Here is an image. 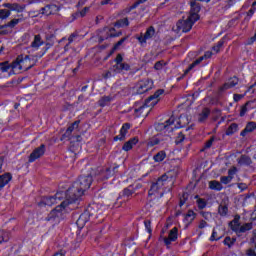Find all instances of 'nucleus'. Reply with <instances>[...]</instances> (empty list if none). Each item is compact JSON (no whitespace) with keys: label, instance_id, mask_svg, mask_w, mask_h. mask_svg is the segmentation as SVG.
<instances>
[{"label":"nucleus","instance_id":"nucleus-1","mask_svg":"<svg viewBox=\"0 0 256 256\" xmlns=\"http://www.w3.org/2000/svg\"><path fill=\"white\" fill-rule=\"evenodd\" d=\"M65 197V200L61 203V205L57 206L54 210H52L47 218L48 221H52V223H59L65 213L69 212V205H72L71 198L67 195V192H58L55 197H46L43 198L40 203V207L43 205H47L51 207V205H55V203H59Z\"/></svg>","mask_w":256,"mask_h":256},{"label":"nucleus","instance_id":"nucleus-2","mask_svg":"<svg viewBox=\"0 0 256 256\" xmlns=\"http://www.w3.org/2000/svg\"><path fill=\"white\" fill-rule=\"evenodd\" d=\"M34 65L35 58H31L28 55H20L12 64H9V62L0 64V71L2 73H8V76L17 75L21 71H29Z\"/></svg>","mask_w":256,"mask_h":256},{"label":"nucleus","instance_id":"nucleus-3","mask_svg":"<svg viewBox=\"0 0 256 256\" xmlns=\"http://www.w3.org/2000/svg\"><path fill=\"white\" fill-rule=\"evenodd\" d=\"M199 9V6L195 2H191L190 13L177 21L176 25L172 28L174 33H177V35L179 33H189L193 29V25L199 21Z\"/></svg>","mask_w":256,"mask_h":256},{"label":"nucleus","instance_id":"nucleus-4","mask_svg":"<svg viewBox=\"0 0 256 256\" xmlns=\"http://www.w3.org/2000/svg\"><path fill=\"white\" fill-rule=\"evenodd\" d=\"M93 183V177L91 176H82L79 178V181L75 182L72 187L67 190V196L71 198L70 203H76L79 201L83 194Z\"/></svg>","mask_w":256,"mask_h":256},{"label":"nucleus","instance_id":"nucleus-5","mask_svg":"<svg viewBox=\"0 0 256 256\" xmlns=\"http://www.w3.org/2000/svg\"><path fill=\"white\" fill-rule=\"evenodd\" d=\"M191 123V117L188 115H181L178 118L171 116L165 123L156 125V131H164V133H171L174 129H181L187 127Z\"/></svg>","mask_w":256,"mask_h":256},{"label":"nucleus","instance_id":"nucleus-6","mask_svg":"<svg viewBox=\"0 0 256 256\" xmlns=\"http://www.w3.org/2000/svg\"><path fill=\"white\" fill-rule=\"evenodd\" d=\"M165 93L164 90H157L152 96L146 99L145 103L138 108H135L136 117H147L154 106L161 101V95Z\"/></svg>","mask_w":256,"mask_h":256},{"label":"nucleus","instance_id":"nucleus-7","mask_svg":"<svg viewBox=\"0 0 256 256\" xmlns=\"http://www.w3.org/2000/svg\"><path fill=\"white\" fill-rule=\"evenodd\" d=\"M168 179H169V174H165L161 178H159L156 183L152 184L149 190L150 197L153 195L155 197H163V192H159V191H161V189L163 188V185L167 183Z\"/></svg>","mask_w":256,"mask_h":256},{"label":"nucleus","instance_id":"nucleus-8","mask_svg":"<svg viewBox=\"0 0 256 256\" xmlns=\"http://www.w3.org/2000/svg\"><path fill=\"white\" fill-rule=\"evenodd\" d=\"M230 228L232 231H235V233H246V231H251V229H253V224L246 223L241 226V223H239V218H235L232 222H230Z\"/></svg>","mask_w":256,"mask_h":256},{"label":"nucleus","instance_id":"nucleus-9","mask_svg":"<svg viewBox=\"0 0 256 256\" xmlns=\"http://www.w3.org/2000/svg\"><path fill=\"white\" fill-rule=\"evenodd\" d=\"M131 66L128 63L123 62V56L118 54L115 59V65L112 67L114 73H123L124 71H129Z\"/></svg>","mask_w":256,"mask_h":256},{"label":"nucleus","instance_id":"nucleus-10","mask_svg":"<svg viewBox=\"0 0 256 256\" xmlns=\"http://www.w3.org/2000/svg\"><path fill=\"white\" fill-rule=\"evenodd\" d=\"M95 206H89L86 210V212H84L82 215H80V217L77 220V226L79 227V229H83L85 227V223H87V221H89V215H94L95 211H93Z\"/></svg>","mask_w":256,"mask_h":256},{"label":"nucleus","instance_id":"nucleus-11","mask_svg":"<svg viewBox=\"0 0 256 256\" xmlns=\"http://www.w3.org/2000/svg\"><path fill=\"white\" fill-rule=\"evenodd\" d=\"M150 89H153V81L149 79H145L140 81L137 84V92L141 95L143 93H147V91H150Z\"/></svg>","mask_w":256,"mask_h":256},{"label":"nucleus","instance_id":"nucleus-12","mask_svg":"<svg viewBox=\"0 0 256 256\" xmlns=\"http://www.w3.org/2000/svg\"><path fill=\"white\" fill-rule=\"evenodd\" d=\"M45 155V145H41L40 147L34 149V151L29 156V163H33L37 161V159L43 157Z\"/></svg>","mask_w":256,"mask_h":256},{"label":"nucleus","instance_id":"nucleus-13","mask_svg":"<svg viewBox=\"0 0 256 256\" xmlns=\"http://www.w3.org/2000/svg\"><path fill=\"white\" fill-rule=\"evenodd\" d=\"M212 55H213V52H211V51L205 52L204 56H202L199 59H197L196 61H194L188 67V69L185 71V73H187L188 71H191L193 68L197 67V65H199V63H201V61H204V59H211Z\"/></svg>","mask_w":256,"mask_h":256},{"label":"nucleus","instance_id":"nucleus-14","mask_svg":"<svg viewBox=\"0 0 256 256\" xmlns=\"http://www.w3.org/2000/svg\"><path fill=\"white\" fill-rule=\"evenodd\" d=\"M154 35H155V29L153 27H150L146 31L144 36L138 37V41L139 43H141V45H144V43H147V40L151 39Z\"/></svg>","mask_w":256,"mask_h":256},{"label":"nucleus","instance_id":"nucleus-15","mask_svg":"<svg viewBox=\"0 0 256 256\" xmlns=\"http://www.w3.org/2000/svg\"><path fill=\"white\" fill-rule=\"evenodd\" d=\"M131 129V125L129 123L123 124L120 129V134L114 138V141H123L125 137H127V131Z\"/></svg>","mask_w":256,"mask_h":256},{"label":"nucleus","instance_id":"nucleus-16","mask_svg":"<svg viewBox=\"0 0 256 256\" xmlns=\"http://www.w3.org/2000/svg\"><path fill=\"white\" fill-rule=\"evenodd\" d=\"M223 233V229L220 226H217L216 228L213 229L210 241H219V239L223 237Z\"/></svg>","mask_w":256,"mask_h":256},{"label":"nucleus","instance_id":"nucleus-17","mask_svg":"<svg viewBox=\"0 0 256 256\" xmlns=\"http://www.w3.org/2000/svg\"><path fill=\"white\" fill-rule=\"evenodd\" d=\"M3 7H6L7 9H10L9 11H16V13H22V11L25 10V6H21L17 3L11 4V3H5L3 4Z\"/></svg>","mask_w":256,"mask_h":256},{"label":"nucleus","instance_id":"nucleus-18","mask_svg":"<svg viewBox=\"0 0 256 256\" xmlns=\"http://www.w3.org/2000/svg\"><path fill=\"white\" fill-rule=\"evenodd\" d=\"M173 241H177V228L170 230L168 238L164 239L165 245H171Z\"/></svg>","mask_w":256,"mask_h":256},{"label":"nucleus","instance_id":"nucleus-19","mask_svg":"<svg viewBox=\"0 0 256 256\" xmlns=\"http://www.w3.org/2000/svg\"><path fill=\"white\" fill-rule=\"evenodd\" d=\"M101 41H104V39H109V37H119V33L115 32V28H106L103 31V35H105Z\"/></svg>","mask_w":256,"mask_h":256},{"label":"nucleus","instance_id":"nucleus-20","mask_svg":"<svg viewBox=\"0 0 256 256\" xmlns=\"http://www.w3.org/2000/svg\"><path fill=\"white\" fill-rule=\"evenodd\" d=\"M11 179H13V177L9 173L1 175L0 176V189H3V187H5V185H8L9 181H11Z\"/></svg>","mask_w":256,"mask_h":256},{"label":"nucleus","instance_id":"nucleus-21","mask_svg":"<svg viewBox=\"0 0 256 256\" xmlns=\"http://www.w3.org/2000/svg\"><path fill=\"white\" fill-rule=\"evenodd\" d=\"M239 83V78L237 77H232L230 78L227 83L224 84V86L222 87L223 90L225 89H233V87H235V85H237Z\"/></svg>","mask_w":256,"mask_h":256},{"label":"nucleus","instance_id":"nucleus-22","mask_svg":"<svg viewBox=\"0 0 256 256\" xmlns=\"http://www.w3.org/2000/svg\"><path fill=\"white\" fill-rule=\"evenodd\" d=\"M136 143H139V139H137V138L130 139L128 142H126L123 145V148H122L123 151H131V149H133V147H135Z\"/></svg>","mask_w":256,"mask_h":256},{"label":"nucleus","instance_id":"nucleus-23","mask_svg":"<svg viewBox=\"0 0 256 256\" xmlns=\"http://www.w3.org/2000/svg\"><path fill=\"white\" fill-rule=\"evenodd\" d=\"M256 129V123L250 122L246 125L243 132H241L242 137H245V133H252V131H255Z\"/></svg>","mask_w":256,"mask_h":256},{"label":"nucleus","instance_id":"nucleus-24","mask_svg":"<svg viewBox=\"0 0 256 256\" xmlns=\"http://www.w3.org/2000/svg\"><path fill=\"white\" fill-rule=\"evenodd\" d=\"M209 188L214 191H221L223 189V185L217 180H213L209 182Z\"/></svg>","mask_w":256,"mask_h":256},{"label":"nucleus","instance_id":"nucleus-25","mask_svg":"<svg viewBox=\"0 0 256 256\" xmlns=\"http://www.w3.org/2000/svg\"><path fill=\"white\" fill-rule=\"evenodd\" d=\"M41 45H43V41H41V37L40 36H35L34 41L31 44L32 49H39V47H41Z\"/></svg>","mask_w":256,"mask_h":256},{"label":"nucleus","instance_id":"nucleus-26","mask_svg":"<svg viewBox=\"0 0 256 256\" xmlns=\"http://www.w3.org/2000/svg\"><path fill=\"white\" fill-rule=\"evenodd\" d=\"M165 157H167V154L163 151H160L154 156V161L156 163H161V161L165 160Z\"/></svg>","mask_w":256,"mask_h":256},{"label":"nucleus","instance_id":"nucleus-27","mask_svg":"<svg viewBox=\"0 0 256 256\" xmlns=\"http://www.w3.org/2000/svg\"><path fill=\"white\" fill-rule=\"evenodd\" d=\"M194 219H195V212H193V210H189L184 218L185 223H191Z\"/></svg>","mask_w":256,"mask_h":256},{"label":"nucleus","instance_id":"nucleus-28","mask_svg":"<svg viewBox=\"0 0 256 256\" xmlns=\"http://www.w3.org/2000/svg\"><path fill=\"white\" fill-rule=\"evenodd\" d=\"M161 143V137L155 136L148 141V147H154V145H159Z\"/></svg>","mask_w":256,"mask_h":256},{"label":"nucleus","instance_id":"nucleus-29","mask_svg":"<svg viewBox=\"0 0 256 256\" xmlns=\"http://www.w3.org/2000/svg\"><path fill=\"white\" fill-rule=\"evenodd\" d=\"M129 26V20L127 18H124L122 20H119L118 22H116L115 24V28L119 29L121 27H127Z\"/></svg>","mask_w":256,"mask_h":256},{"label":"nucleus","instance_id":"nucleus-30","mask_svg":"<svg viewBox=\"0 0 256 256\" xmlns=\"http://www.w3.org/2000/svg\"><path fill=\"white\" fill-rule=\"evenodd\" d=\"M9 241V232L0 230V243Z\"/></svg>","mask_w":256,"mask_h":256},{"label":"nucleus","instance_id":"nucleus-31","mask_svg":"<svg viewBox=\"0 0 256 256\" xmlns=\"http://www.w3.org/2000/svg\"><path fill=\"white\" fill-rule=\"evenodd\" d=\"M209 109L205 108L202 113L199 115L198 121L203 122L209 117Z\"/></svg>","mask_w":256,"mask_h":256},{"label":"nucleus","instance_id":"nucleus-32","mask_svg":"<svg viewBox=\"0 0 256 256\" xmlns=\"http://www.w3.org/2000/svg\"><path fill=\"white\" fill-rule=\"evenodd\" d=\"M238 126L237 124H231L226 131L227 135H233V133H237Z\"/></svg>","mask_w":256,"mask_h":256},{"label":"nucleus","instance_id":"nucleus-33","mask_svg":"<svg viewBox=\"0 0 256 256\" xmlns=\"http://www.w3.org/2000/svg\"><path fill=\"white\" fill-rule=\"evenodd\" d=\"M8 17H11V11L6 10V9H1L0 10V19H7Z\"/></svg>","mask_w":256,"mask_h":256},{"label":"nucleus","instance_id":"nucleus-34","mask_svg":"<svg viewBox=\"0 0 256 256\" xmlns=\"http://www.w3.org/2000/svg\"><path fill=\"white\" fill-rule=\"evenodd\" d=\"M79 127V122H74L66 131V135H71Z\"/></svg>","mask_w":256,"mask_h":256},{"label":"nucleus","instance_id":"nucleus-35","mask_svg":"<svg viewBox=\"0 0 256 256\" xmlns=\"http://www.w3.org/2000/svg\"><path fill=\"white\" fill-rule=\"evenodd\" d=\"M196 203L200 209H205V207H207V202H205L204 199L197 198Z\"/></svg>","mask_w":256,"mask_h":256},{"label":"nucleus","instance_id":"nucleus-36","mask_svg":"<svg viewBox=\"0 0 256 256\" xmlns=\"http://www.w3.org/2000/svg\"><path fill=\"white\" fill-rule=\"evenodd\" d=\"M220 181L223 185H228V183H231V181H233V179L231 178V176H222L220 178Z\"/></svg>","mask_w":256,"mask_h":256},{"label":"nucleus","instance_id":"nucleus-37","mask_svg":"<svg viewBox=\"0 0 256 256\" xmlns=\"http://www.w3.org/2000/svg\"><path fill=\"white\" fill-rule=\"evenodd\" d=\"M59 11V7L55 4L50 5V12H47V15H53Z\"/></svg>","mask_w":256,"mask_h":256},{"label":"nucleus","instance_id":"nucleus-38","mask_svg":"<svg viewBox=\"0 0 256 256\" xmlns=\"http://www.w3.org/2000/svg\"><path fill=\"white\" fill-rule=\"evenodd\" d=\"M255 11H256V8H251L248 12H247V15L245 17V20L246 21H251V17H253V15H255Z\"/></svg>","mask_w":256,"mask_h":256},{"label":"nucleus","instance_id":"nucleus-39","mask_svg":"<svg viewBox=\"0 0 256 256\" xmlns=\"http://www.w3.org/2000/svg\"><path fill=\"white\" fill-rule=\"evenodd\" d=\"M21 22V19H13L8 24H6V27H15V25H19Z\"/></svg>","mask_w":256,"mask_h":256},{"label":"nucleus","instance_id":"nucleus-40","mask_svg":"<svg viewBox=\"0 0 256 256\" xmlns=\"http://www.w3.org/2000/svg\"><path fill=\"white\" fill-rule=\"evenodd\" d=\"M163 67H165V62L163 61H159L154 65V69H156V71H161Z\"/></svg>","mask_w":256,"mask_h":256},{"label":"nucleus","instance_id":"nucleus-41","mask_svg":"<svg viewBox=\"0 0 256 256\" xmlns=\"http://www.w3.org/2000/svg\"><path fill=\"white\" fill-rule=\"evenodd\" d=\"M221 47H223V40L219 41L217 45L213 47V52L219 53Z\"/></svg>","mask_w":256,"mask_h":256},{"label":"nucleus","instance_id":"nucleus-42","mask_svg":"<svg viewBox=\"0 0 256 256\" xmlns=\"http://www.w3.org/2000/svg\"><path fill=\"white\" fill-rule=\"evenodd\" d=\"M233 243H235V239H231L230 237L224 239V245H227L228 247H231Z\"/></svg>","mask_w":256,"mask_h":256},{"label":"nucleus","instance_id":"nucleus-43","mask_svg":"<svg viewBox=\"0 0 256 256\" xmlns=\"http://www.w3.org/2000/svg\"><path fill=\"white\" fill-rule=\"evenodd\" d=\"M109 101H111V97H109V96L103 97L100 100V105L105 106V105H107V103H109Z\"/></svg>","mask_w":256,"mask_h":256},{"label":"nucleus","instance_id":"nucleus-44","mask_svg":"<svg viewBox=\"0 0 256 256\" xmlns=\"http://www.w3.org/2000/svg\"><path fill=\"white\" fill-rule=\"evenodd\" d=\"M218 211L221 215H227V211H228L227 206H220Z\"/></svg>","mask_w":256,"mask_h":256},{"label":"nucleus","instance_id":"nucleus-45","mask_svg":"<svg viewBox=\"0 0 256 256\" xmlns=\"http://www.w3.org/2000/svg\"><path fill=\"white\" fill-rule=\"evenodd\" d=\"M235 173H237V168L233 167L228 171V176L233 179V177H235Z\"/></svg>","mask_w":256,"mask_h":256},{"label":"nucleus","instance_id":"nucleus-46","mask_svg":"<svg viewBox=\"0 0 256 256\" xmlns=\"http://www.w3.org/2000/svg\"><path fill=\"white\" fill-rule=\"evenodd\" d=\"M244 95L243 94H234V101L237 103L238 101H241L243 99Z\"/></svg>","mask_w":256,"mask_h":256},{"label":"nucleus","instance_id":"nucleus-47","mask_svg":"<svg viewBox=\"0 0 256 256\" xmlns=\"http://www.w3.org/2000/svg\"><path fill=\"white\" fill-rule=\"evenodd\" d=\"M49 12H51V7H50V5H48V6H46V7H44V8L42 9L43 15H48L47 13H49Z\"/></svg>","mask_w":256,"mask_h":256},{"label":"nucleus","instance_id":"nucleus-48","mask_svg":"<svg viewBox=\"0 0 256 256\" xmlns=\"http://www.w3.org/2000/svg\"><path fill=\"white\" fill-rule=\"evenodd\" d=\"M238 189H240L241 191H245V189H247V184L239 183L238 184Z\"/></svg>","mask_w":256,"mask_h":256},{"label":"nucleus","instance_id":"nucleus-49","mask_svg":"<svg viewBox=\"0 0 256 256\" xmlns=\"http://www.w3.org/2000/svg\"><path fill=\"white\" fill-rule=\"evenodd\" d=\"M89 11V8H84L82 11H80L79 15L80 17H85L87 15V12Z\"/></svg>","mask_w":256,"mask_h":256},{"label":"nucleus","instance_id":"nucleus-50","mask_svg":"<svg viewBox=\"0 0 256 256\" xmlns=\"http://www.w3.org/2000/svg\"><path fill=\"white\" fill-rule=\"evenodd\" d=\"M213 141H215V138H211L205 145V149H209L211 145H213Z\"/></svg>","mask_w":256,"mask_h":256},{"label":"nucleus","instance_id":"nucleus-51","mask_svg":"<svg viewBox=\"0 0 256 256\" xmlns=\"http://www.w3.org/2000/svg\"><path fill=\"white\" fill-rule=\"evenodd\" d=\"M144 225L146 227L147 233H151V223L150 222H144Z\"/></svg>","mask_w":256,"mask_h":256},{"label":"nucleus","instance_id":"nucleus-52","mask_svg":"<svg viewBox=\"0 0 256 256\" xmlns=\"http://www.w3.org/2000/svg\"><path fill=\"white\" fill-rule=\"evenodd\" d=\"M246 255L248 256H256V252L253 249H248L246 252Z\"/></svg>","mask_w":256,"mask_h":256},{"label":"nucleus","instance_id":"nucleus-53","mask_svg":"<svg viewBox=\"0 0 256 256\" xmlns=\"http://www.w3.org/2000/svg\"><path fill=\"white\" fill-rule=\"evenodd\" d=\"M245 113H247V106H243L240 111V117L245 116Z\"/></svg>","mask_w":256,"mask_h":256},{"label":"nucleus","instance_id":"nucleus-54","mask_svg":"<svg viewBox=\"0 0 256 256\" xmlns=\"http://www.w3.org/2000/svg\"><path fill=\"white\" fill-rule=\"evenodd\" d=\"M124 195H127V196L133 195V191L131 190V188L125 189V190H124Z\"/></svg>","mask_w":256,"mask_h":256},{"label":"nucleus","instance_id":"nucleus-55","mask_svg":"<svg viewBox=\"0 0 256 256\" xmlns=\"http://www.w3.org/2000/svg\"><path fill=\"white\" fill-rule=\"evenodd\" d=\"M183 139H185V136H183L182 134H180L176 140V143H181L183 141Z\"/></svg>","mask_w":256,"mask_h":256},{"label":"nucleus","instance_id":"nucleus-56","mask_svg":"<svg viewBox=\"0 0 256 256\" xmlns=\"http://www.w3.org/2000/svg\"><path fill=\"white\" fill-rule=\"evenodd\" d=\"M123 43H125V38L118 41V43L115 45V49H117V47H119L120 45H123Z\"/></svg>","mask_w":256,"mask_h":256},{"label":"nucleus","instance_id":"nucleus-57","mask_svg":"<svg viewBox=\"0 0 256 256\" xmlns=\"http://www.w3.org/2000/svg\"><path fill=\"white\" fill-rule=\"evenodd\" d=\"M110 2H111V0H103L101 2V5H109Z\"/></svg>","mask_w":256,"mask_h":256},{"label":"nucleus","instance_id":"nucleus-58","mask_svg":"<svg viewBox=\"0 0 256 256\" xmlns=\"http://www.w3.org/2000/svg\"><path fill=\"white\" fill-rule=\"evenodd\" d=\"M45 0H32V3H43Z\"/></svg>","mask_w":256,"mask_h":256},{"label":"nucleus","instance_id":"nucleus-59","mask_svg":"<svg viewBox=\"0 0 256 256\" xmlns=\"http://www.w3.org/2000/svg\"><path fill=\"white\" fill-rule=\"evenodd\" d=\"M54 256H65V254H63V252H58V253L54 254Z\"/></svg>","mask_w":256,"mask_h":256},{"label":"nucleus","instance_id":"nucleus-60","mask_svg":"<svg viewBox=\"0 0 256 256\" xmlns=\"http://www.w3.org/2000/svg\"><path fill=\"white\" fill-rule=\"evenodd\" d=\"M73 37H75V36H70L69 38H68V41H69V43H73Z\"/></svg>","mask_w":256,"mask_h":256},{"label":"nucleus","instance_id":"nucleus-61","mask_svg":"<svg viewBox=\"0 0 256 256\" xmlns=\"http://www.w3.org/2000/svg\"><path fill=\"white\" fill-rule=\"evenodd\" d=\"M147 0H138L137 5H141V3H145Z\"/></svg>","mask_w":256,"mask_h":256},{"label":"nucleus","instance_id":"nucleus-62","mask_svg":"<svg viewBox=\"0 0 256 256\" xmlns=\"http://www.w3.org/2000/svg\"><path fill=\"white\" fill-rule=\"evenodd\" d=\"M2 167H3V160L0 159V172L2 171Z\"/></svg>","mask_w":256,"mask_h":256},{"label":"nucleus","instance_id":"nucleus-63","mask_svg":"<svg viewBox=\"0 0 256 256\" xmlns=\"http://www.w3.org/2000/svg\"><path fill=\"white\" fill-rule=\"evenodd\" d=\"M200 229H203V227H205V222H202L200 225H199Z\"/></svg>","mask_w":256,"mask_h":256},{"label":"nucleus","instance_id":"nucleus-64","mask_svg":"<svg viewBox=\"0 0 256 256\" xmlns=\"http://www.w3.org/2000/svg\"><path fill=\"white\" fill-rule=\"evenodd\" d=\"M252 9H256V1L252 3Z\"/></svg>","mask_w":256,"mask_h":256}]
</instances>
